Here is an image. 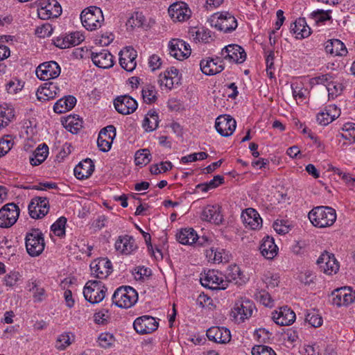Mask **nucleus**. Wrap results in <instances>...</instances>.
I'll list each match as a JSON object with an SVG mask.
<instances>
[{"label":"nucleus","instance_id":"f257e3e1","mask_svg":"<svg viewBox=\"0 0 355 355\" xmlns=\"http://www.w3.org/2000/svg\"><path fill=\"white\" fill-rule=\"evenodd\" d=\"M308 216L311 223L320 228L330 227L336 220V210L330 207H315L309 213Z\"/></svg>","mask_w":355,"mask_h":355},{"label":"nucleus","instance_id":"f03ea898","mask_svg":"<svg viewBox=\"0 0 355 355\" xmlns=\"http://www.w3.org/2000/svg\"><path fill=\"white\" fill-rule=\"evenodd\" d=\"M83 26L88 31H94L100 28L104 17L102 10L96 6H89L84 9L80 14Z\"/></svg>","mask_w":355,"mask_h":355},{"label":"nucleus","instance_id":"7ed1b4c3","mask_svg":"<svg viewBox=\"0 0 355 355\" xmlns=\"http://www.w3.org/2000/svg\"><path fill=\"white\" fill-rule=\"evenodd\" d=\"M137 300V292L130 286H121L112 295L113 303L120 308H130Z\"/></svg>","mask_w":355,"mask_h":355},{"label":"nucleus","instance_id":"20e7f679","mask_svg":"<svg viewBox=\"0 0 355 355\" xmlns=\"http://www.w3.org/2000/svg\"><path fill=\"white\" fill-rule=\"evenodd\" d=\"M27 252L31 257L40 255L44 249V240L43 234L39 229H33L28 232L25 238Z\"/></svg>","mask_w":355,"mask_h":355},{"label":"nucleus","instance_id":"39448f33","mask_svg":"<svg viewBox=\"0 0 355 355\" xmlns=\"http://www.w3.org/2000/svg\"><path fill=\"white\" fill-rule=\"evenodd\" d=\"M106 291L107 288L102 282L89 280L84 287L83 294L85 300L89 302L97 304L104 299Z\"/></svg>","mask_w":355,"mask_h":355},{"label":"nucleus","instance_id":"423d86ee","mask_svg":"<svg viewBox=\"0 0 355 355\" xmlns=\"http://www.w3.org/2000/svg\"><path fill=\"white\" fill-rule=\"evenodd\" d=\"M254 309V305L252 301L241 298L235 302L231 315L236 322H243L252 316Z\"/></svg>","mask_w":355,"mask_h":355},{"label":"nucleus","instance_id":"0eeeda50","mask_svg":"<svg viewBox=\"0 0 355 355\" xmlns=\"http://www.w3.org/2000/svg\"><path fill=\"white\" fill-rule=\"evenodd\" d=\"M19 208L14 202L8 203L0 209V227L9 228L17 220Z\"/></svg>","mask_w":355,"mask_h":355},{"label":"nucleus","instance_id":"6e6552de","mask_svg":"<svg viewBox=\"0 0 355 355\" xmlns=\"http://www.w3.org/2000/svg\"><path fill=\"white\" fill-rule=\"evenodd\" d=\"M201 284L204 287L209 288L212 290L225 289L227 284L223 279V275L218 270H211L205 273L200 277Z\"/></svg>","mask_w":355,"mask_h":355},{"label":"nucleus","instance_id":"1a4fd4ad","mask_svg":"<svg viewBox=\"0 0 355 355\" xmlns=\"http://www.w3.org/2000/svg\"><path fill=\"white\" fill-rule=\"evenodd\" d=\"M39 5L37 15L42 19L58 17L62 13V8L56 0H42Z\"/></svg>","mask_w":355,"mask_h":355},{"label":"nucleus","instance_id":"9d476101","mask_svg":"<svg viewBox=\"0 0 355 355\" xmlns=\"http://www.w3.org/2000/svg\"><path fill=\"white\" fill-rule=\"evenodd\" d=\"M28 208L29 215L32 218H42L45 216L49 211V200L46 197L33 198L29 203Z\"/></svg>","mask_w":355,"mask_h":355},{"label":"nucleus","instance_id":"9b49d317","mask_svg":"<svg viewBox=\"0 0 355 355\" xmlns=\"http://www.w3.org/2000/svg\"><path fill=\"white\" fill-rule=\"evenodd\" d=\"M221 58L230 62L241 64L246 59L244 49L237 44H229L225 46L220 53Z\"/></svg>","mask_w":355,"mask_h":355},{"label":"nucleus","instance_id":"f8f14e48","mask_svg":"<svg viewBox=\"0 0 355 355\" xmlns=\"http://www.w3.org/2000/svg\"><path fill=\"white\" fill-rule=\"evenodd\" d=\"M321 272L327 275L336 273L339 270V263L334 254L324 251L321 254L316 262Z\"/></svg>","mask_w":355,"mask_h":355},{"label":"nucleus","instance_id":"ddd939ff","mask_svg":"<svg viewBox=\"0 0 355 355\" xmlns=\"http://www.w3.org/2000/svg\"><path fill=\"white\" fill-rule=\"evenodd\" d=\"M60 67L55 61L46 62L40 64L36 69V75L43 80L54 79L60 74Z\"/></svg>","mask_w":355,"mask_h":355},{"label":"nucleus","instance_id":"4468645a","mask_svg":"<svg viewBox=\"0 0 355 355\" xmlns=\"http://www.w3.org/2000/svg\"><path fill=\"white\" fill-rule=\"evenodd\" d=\"M135 330L139 334H148L155 331L159 326L155 318L150 315L137 318L133 323Z\"/></svg>","mask_w":355,"mask_h":355},{"label":"nucleus","instance_id":"2eb2a0df","mask_svg":"<svg viewBox=\"0 0 355 355\" xmlns=\"http://www.w3.org/2000/svg\"><path fill=\"white\" fill-rule=\"evenodd\" d=\"M236 126V122L230 115H220L216 119L215 128L216 131L223 137H229L233 134Z\"/></svg>","mask_w":355,"mask_h":355},{"label":"nucleus","instance_id":"dca6fc26","mask_svg":"<svg viewBox=\"0 0 355 355\" xmlns=\"http://www.w3.org/2000/svg\"><path fill=\"white\" fill-rule=\"evenodd\" d=\"M115 137L116 128L114 125H110L103 128L100 131L97 139V144L99 149L103 152L109 151Z\"/></svg>","mask_w":355,"mask_h":355},{"label":"nucleus","instance_id":"f3484780","mask_svg":"<svg viewBox=\"0 0 355 355\" xmlns=\"http://www.w3.org/2000/svg\"><path fill=\"white\" fill-rule=\"evenodd\" d=\"M116 110L123 115L133 113L137 108V101L128 95L118 96L114 101Z\"/></svg>","mask_w":355,"mask_h":355},{"label":"nucleus","instance_id":"a211bd4d","mask_svg":"<svg viewBox=\"0 0 355 355\" xmlns=\"http://www.w3.org/2000/svg\"><path fill=\"white\" fill-rule=\"evenodd\" d=\"M92 275L98 279L107 277L112 270L111 261L107 258H101L90 264Z\"/></svg>","mask_w":355,"mask_h":355},{"label":"nucleus","instance_id":"6ab92c4d","mask_svg":"<svg viewBox=\"0 0 355 355\" xmlns=\"http://www.w3.org/2000/svg\"><path fill=\"white\" fill-rule=\"evenodd\" d=\"M333 304L338 306H347L355 300V293L350 287H343L335 290L333 293Z\"/></svg>","mask_w":355,"mask_h":355},{"label":"nucleus","instance_id":"aec40b11","mask_svg":"<svg viewBox=\"0 0 355 355\" xmlns=\"http://www.w3.org/2000/svg\"><path fill=\"white\" fill-rule=\"evenodd\" d=\"M215 16L211 19L212 26L225 33L232 32L237 27V21L235 17L230 13L220 14L214 22Z\"/></svg>","mask_w":355,"mask_h":355},{"label":"nucleus","instance_id":"412c9836","mask_svg":"<svg viewBox=\"0 0 355 355\" xmlns=\"http://www.w3.org/2000/svg\"><path fill=\"white\" fill-rule=\"evenodd\" d=\"M114 247L116 251L125 255L133 253L138 248L134 237L128 234L119 236Z\"/></svg>","mask_w":355,"mask_h":355},{"label":"nucleus","instance_id":"4be33fe9","mask_svg":"<svg viewBox=\"0 0 355 355\" xmlns=\"http://www.w3.org/2000/svg\"><path fill=\"white\" fill-rule=\"evenodd\" d=\"M170 54L178 60L188 58L191 52L190 46L179 39L172 40L169 43Z\"/></svg>","mask_w":355,"mask_h":355},{"label":"nucleus","instance_id":"5701e85b","mask_svg":"<svg viewBox=\"0 0 355 355\" xmlns=\"http://www.w3.org/2000/svg\"><path fill=\"white\" fill-rule=\"evenodd\" d=\"M220 58L216 56V58H207L203 59L200 62V70L207 76H213L219 73L224 69Z\"/></svg>","mask_w":355,"mask_h":355},{"label":"nucleus","instance_id":"b1692460","mask_svg":"<svg viewBox=\"0 0 355 355\" xmlns=\"http://www.w3.org/2000/svg\"><path fill=\"white\" fill-rule=\"evenodd\" d=\"M119 55V64L121 67L127 71H132L137 65L136 51L131 46H127L121 51Z\"/></svg>","mask_w":355,"mask_h":355},{"label":"nucleus","instance_id":"393cba45","mask_svg":"<svg viewBox=\"0 0 355 355\" xmlns=\"http://www.w3.org/2000/svg\"><path fill=\"white\" fill-rule=\"evenodd\" d=\"M85 37L80 32H73L67 35H62L53 40L55 46L60 49H67L80 44Z\"/></svg>","mask_w":355,"mask_h":355},{"label":"nucleus","instance_id":"a878e982","mask_svg":"<svg viewBox=\"0 0 355 355\" xmlns=\"http://www.w3.org/2000/svg\"><path fill=\"white\" fill-rule=\"evenodd\" d=\"M209 340L217 343L225 344L230 341V331L225 327H211L207 329L206 334Z\"/></svg>","mask_w":355,"mask_h":355},{"label":"nucleus","instance_id":"bb28decb","mask_svg":"<svg viewBox=\"0 0 355 355\" xmlns=\"http://www.w3.org/2000/svg\"><path fill=\"white\" fill-rule=\"evenodd\" d=\"M295 313L290 308L283 306L279 311L272 313L274 322L281 326H288L293 324L295 320Z\"/></svg>","mask_w":355,"mask_h":355},{"label":"nucleus","instance_id":"cd10ccee","mask_svg":"<svg viewBox=\"0 0 355 355\" xmlns=\"http://www.w3.org/2000/svg\"><path fill=\"white\" fill-rule=\"evenodd\" d=\"M60 92V89L55 83L49 82L37 89L36 95L40 101H47L57 97Z\"/></svg>","mask_w":355,"mask_h":355},{"label":"nucleus","instance_id":"c85d7f7f","mask_svg":"<svg viewBox=\"0 0 355 355\" xmlns=\"http://www.w3.org/2000/svg\"><path fill=\"white\" fill-rule=\"evenodd\" d=\"M200 218L202 220L212 223L216 225H220L223 220L220 211V207L218 205H207L202 213Z\"/></svg>","mask_w":355,"mask_h":355},{"label":"nucleus","instance_id":"c756f323","mask_svg":"<svg viewBox=\"0 0 355 355\" xmlns=\"http://www.w3.org/2000/svg\"><path fill=\"white\" fill-rule=\"evenodd\" d=\"M91 58L93 63L98 67L109 69L114 64L113 55L107 50H102L100 52H92Z\"/></svg>","mask_w":355,"mask_h":355},{"label":"nucleus","instance_id":"7c9ffc66","mask_svg":"<svg viewBox=\"0 0 355 355\" xmlns=\"http://www.w3.org/2000/svg\"><path fill=\"white\" fill-rule=\"evenodd\" d=\"M241 218L245 226L251 230H257L261 226L262 219L258 212L252 208L246 209L243 211Z\"/></svg>","mask_w":355,"mask_h":355},{"label":"nucleus","instance_id":"2f4dec72","mask_svg":"<svg viewBox=\"0 0 355 355\" xmlns=\"http://www.w3.org/2000/svg\"><path fill=\"white\" fill-rule=\"evenodd\" d=\"M340 114V110L335 105L327 106L317 115V121L322 125H327L337 119Z\"/></svg>","mask_w":355,"mask_h":355},{"label":"nucleus","instance_id":"473e14b6","mask_svg":"<svg viewBox=\"0 0 355 355\" xmlns=\"http://www.w3.org/2000/svg\"><path fill=\"white\" fill-rule=\"evenodd\" d=\"M94 171V164L92 160L87 158L80 162L74 168V175L79 180L87 179Z\"/></svg>","mask_w":355,"mask_h":355},{"label":"nucleus","instance_id":"72a5a7b5","mask_svg":"<svg viewBox=\"0 0 355 355\" xmlns=\"http://www.w3.org/2000/svg\"><path fill=\"white\" fill-rule=\"evenodd\" d=\"M259 249L261 254L267 259H273L278 252V248L275 245L273 238L269 236L263 239Z\"/></svg>","mask_w":355,"mask_h":355},{"label":"nucleus","instance_id":"f704fd0d","mask_svg":"<svg viewBox=\"0 0 355 355\" xmlns=\"http://www.w3.org/2000/svg\"><path fill=\"white\" fill-rule=\"evenodd\" d=\"M327 53L335 56H344L347 53V50L343 42L338 39L329 40L324 46Z\"/></svg>","mask_w":355,"mask_h":355},{"label":"nucleus","instance_id":"c9c22d12","mask_svg":"<svg viewBox=\"0 0 355 355\" xmlns=\"http://www.w3.org/2000/svg\"><path fill=\"white\" fill-rule=\"evenodd\" d=\"M291 31L296 35L297 39L308 37L311 32L304 18L300 17L291 24Z\"/></svg>","mask_w":355,"mask_h":355},{"label":"nucleus","instance_id":"e433bc0d","mask_svg":"<svg viewBox=\"0 0 355 355\" xmlns=\"http://www.w3.org/2000/svg\"><path fill=\"white\" fill-rule=\"evenodd\" d=\"M76 103V98L73 96H67L60 98L54 105L53 110L58 114L71 110Z\"/></svg>","mask_w":355,"mask_h":355},{"label":"nucleus","instance_id":"4c0bfd02","mask_svg":"<svg viewBox=\"0 0 355 355\" xmlns=\"http://www.w3.org/2000/svg\"><path fill=\"white\" fill-rule=\"evenodd\" d=\"M177 240L183 245H191L197 239V234L192 228L182 229L176 234Z\"/></svg>","mask_w":355,"mask_h":355},{"label":"nucleus","instance_id":"58836bf2","mask_svg":"<svg viewBox=\"0 0 355 355\" xmlns=\"http://www.w3.org/2000/svg\"><path fill=\"white\" fill-rule=\"evenodd\" d=\"M49 147L46 144L40 145L35 150L33 157L30 158V163L33 166L41 164L47 157Z\"/></svg>","mask_w":355,"mask_h":355},{"label":"nucleus","instance_id":"ea45409f","mask_svg":"<svg viewBox=\"0 0 355 355\" xmlns=\"http://www.w3.org/2000/svg\"><path fill=\"white\" fill-rule=\"evenodd\" d=\"M159 125V116L157 112L150 110L143 121L144 128L148 132L155 130Z\"/></svg>","mask_w":355,"mask_h":355},{"label":"nucleus","instance_id":"a19ab883","mask_svg":"<svg viewBox=\"0 0 355 355\" xmlns=\"http://www.w3.org/2000/svg\"><path fill=\"white\" fill-rule=\"evenodd\" d=\"M305 321L311 327H319L322 324V318L315 309L309 310L305 315Z\"/></svg>","mask_w":355,"mask_h":355},{"label":"nucleus","instance_id":"79ce46f5","mask_svg":"<svg viewBox=\"0 0 355 355\" xmlns=\"http://www.w3.org/2000/svg\"><path fill=\"white\" fill-rule=\"evenodd\" d=\"M151 155L147 148L141 149L136 152L135 162L137 166H145L150 161Z\"/></svg>","mask_w":355,"mask_h":355},{"label":"nucleus","instance_id":"37998d69","mask_svg":"<svg viewBox=\"0 0 355 355\" xmlns=\"http://www.w3.org/2000/svg\"><path fill=\"white\" fill-rule=\"evenodd\" d=\"M82 121L73 116H68L65 120L64 126L71 133H77L82 128Z\"/></svg>","mask_w":355,"mask_h":355},{"label":"nucleus","instance_id":"c03bdc74","mask_svg":"<svg viewBox=\"0 0 355 355\" xmlns=\"http://www.w3.org/2000/svg\"><path fill=\"white\" fill-rule=\"evenodd\" d=\"M67 223V218L64 216L60 217L51 227V231L58 236H63L65 235V225Z\"/></svg>","mask_w":355,"mask_h":355},{"label":"nucleus","instance_id":"a18cd8bd","mask_svg":"<svg viewBox=\"0 0 355 355\" xmlns=\"http://www.w3.org/2000/svg\"><path fill=\"white\" fill-rule=\"evenodd\" d=\"M157 92L153 85H147L142 89V96L144 102L151 104L157 100Z\"/></svg>","mask_w":355,"mask_h":355},{"label":"nucleus","instance_id":"49530a36","mask_svg":"<svg viewBox=\"0 0 355 355\" xmlns=\"http://www.w3.org/2000/svg\"><path fill=\"white\" fill-rule=\"evenodd\" d=\"M145 21V17L141 12H135L131 17H130L126 23L128 27L134 28L135 27H141Z\"/></svg>","mask_w":355,"mask_h":355},{"label":"nucleus","instance_id":"de8ad7c7","mask_svg":"<svg viewBox=\"0 0 355 355\" xmlns=\"http://www.w3.org/2000/svg\"><path fill=\"white\" fill-rule=\"evenodd\" d=\"M326 88L328 91L329 97L334 98L340 94L343 87L342 84L331 80L326 85Z\"/></svg>","mask_w":355,"mask_h":355},{"label":"nucleus","instance_id":"09e8293b","mask_svg":"<svg viewBox=\"0 0 355 355\" xmlns=\"http://www.w3.org/2000/svg\"><path fill=\"white\" fill-rule=\"evenodd\" d=\"M98 341L101 347L107 348L113 345L115 338L112 334L105 332L99 335Z\"/></svg>","mask_w":355,"mask_h":355},{"label":"nucleus","instance_id":"8fccbe9b","mask_svg":"<svg viewBox=\"0 0 355 355\" xmlns=\"http://www.w3.org/2000/svg\"><path fill=\"white\" fill-rule=\"evenodd\" d=\"M180 77H167L164 75L159 76V82L161 85H164L168 89H171L175 85H178L180 84Z\"/></svg>","mask_w":355,"mask_h":355},{"label":"nucleus","instance_id":"3c124183","mask_svg":"<svg viewBox=\"0 0 355 355\" xmlns=\"http://www.w3.org/2000/svg\"><path fill=\"white\" fill-rule=\"evenodd\" d=\"M252 355H276L275 351L270 347L266 345H255L252 349Z\"/></svg>","mask_w":355,"mask_h":355},{"label":"nucleus","instance_id":"603ef678","mask_svg":"<svg viewBox=\"0 0 355 355\" xmlns=\"http://www.w3.org/2000/svg\"><path fill=\"white\" fill-rule=\"evenodd\" d=\"M53 28L51 24H45L41 26H38L35 29V35L41 38L49 37L53 33Z\"/></svg>","mask_w":355,"mask_h":355},{"label":"nucleus","instance_id":"864d4df0","mask_svg":"<svg viewBox=\"0 0 355 355\" xmlns=\"http://www.w3.org/2000/svg\"><path fill=\"white\" fill-rule=\"evenodd\" d=\"M206 257L209 261H212L214 263H219L223 261L222 250L210 248L206 250Z\"/></svg>","mask_w":355,"mask_h":355},{"label":"nucleus","instance_id":"5fc2aeb1","mask_svg":"<svg viewBox=\"0 0 355 355\" xmlns=\"http://www.w3.org/2000/svg\"><path fill=\"white\" fill-rule=\"evenodd\" d=\"M195 39L204 43H209L212 40L211 31L204 28L199 29L196 32Z\"/></svg>","mask_w":355,"mask_h":355},{"label":"nucleus","instance_id":"6e6d98bb","mask_svg":"<svg viewBox=\"0 0 355 355\" xmlns=\"http://www.w3.org/2000/svg\"><path fill=\"white\" fill-rule=\"evenodd\" d=\"M71 344L69 336L67 334L60 335L55 343V347L59 350H64Z\"/></svg>","mask_w":355,"mask_h":355},{"label":"nucleus","instance_id":"4d7b16f0","mask_svg":"<svg viewBox=\"0 0 355 355\" xmlns=\"http://www.w3.org/2000/svg\"><path fill=\"white\" fill-rule=\"evenodd\" d=\"M256 298L266 306H272V301L270 294L265 291H259L256 294Z\"/></svg>","mask_w":355,"mask_h":355},{"label":"nucleus","instance_id":"13d9d810","mask_svg":"<svg viewBox=\"0 0 355 355\" xmlns=\"http://www.w3.org/2000/svg\"><path fill=\"white\" fill-rule=\"evenodd\" d=\"M331 10H317L313 12L312 15L317 21L323 22L331 19Z\"/></svg>","mask_w":355,"mask_h":355},{"label":"nucleus","instance_id":"bf43d9fd","mask_svg":"<svg viewBox=\"0 0 355 355\" xmlns=\"http://www.w3.org/2000/svg\"><path fill=\"white\" fill-rule=\"evenodd\" d=\"M0 144H1V154H3V156L5 155L12 148L13 145L12 140L10 138L8 135L0 139Z\"/></svg>","mask_w":355,"mask_h":355},{"label":"nucleus","instance_id":"052dcab7","mask_svg":"<svg viewBox=\"0 0 355 355\" xmlns=\"http://www.w3.org/2000/svg\"><path fill=\"white\" fill-rule=\"evenodd\" d=\"M24 85L19 80H10L6 85V89L10 94H16L18 91L21 90Z\"/></svg>","mask_w":355,"mask_h":355},{"label":"nucleus","instance_id":"680f3d73","mask_svg":"<svg viewBox=\"0 0 355 355\" xmlns=\"http://www.w3.org/2000/svg\"><path fill=\"white\" fill-rule=\"evenodd\" d=\"M34 302H40L46 297V292L44 288L37 285V287L31 291Z\"/></svg>","mask_w":355,"mask_h":355},{"label":"nucleus","instance_id":"e2e57ef3","mask_svg":"<svg viewBox=\"0 0 355 355\" xmlns=\"http://www.w3.org/2000/svg\"><path fill=\"white\" fill-rule=\"evenodd\" d=\"M21 275L17 272H13L5 277L4 281L6 286H15L20 279Z\"/></svg>","mask_w":355,"mask_h":355},{"label":"nucleus","instance_id":"0e129e2a","mask_svg":"<svg viewBox=\"0 0 355 355\" xmlns=\"http://www.w3.org/2000/svg\"><path fill=\"white\" fill-rule=\"evenodd\" d=\"M273 228L279 234H285L288 233L290 230L289 225H287L286 222L283 220L275 222Z\"/></svg>","mask_w":355,"mask_h":355},{"label":"nucleus","instance_id":"69168bd1","mask_svg":"<svg viewBox=\"0 0 355 355\" xmlns=\"http://www.w3.org/2000/svg\"><path fill=\"white\" fill-rule=\"evenodd\" d=\"M1 118L4 119V123L7 125L12 121V119L14 118L15 114L13 112L12 109L11 108H1Z\"/></svg>","mask_w":355,"mask_h":355},{"label":"nucleus","instance_id":"338daca9","mask_svg":"<svg viewBox=\"0 0 355 355\" xmlns=\"http://www.w3.org/2000/svg\"><path fill=\"white\" fill-rule=\"evenodd\" d=\"M107 311H101L94 314V321L96 323L99 324H105L108 318Z\"/></svg>","mask_w":355,"mask_h":355},{"label":"nucleus","instance_id":"774afa93","mask_svg":"<svg viewBox=\"0 0 355 355\" xmlns=\"http://www.w3.org/2000/svg\"><path fill=\"white\" fill-rule=\"evenodd\" d=\"M303 350V355H319L318 347L315 345H305Z\"/></svg>","mask_w":355,"mask_h":355}]
</instances>
